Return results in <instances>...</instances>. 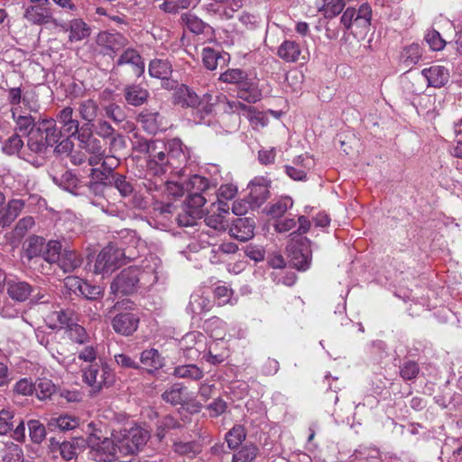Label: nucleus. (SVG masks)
<instances>
[{"instance_id": "obj_1", "label": "nucleus", "mask_w": 462, "mask_h": 462, "mask_svg": "<svg viewBox=\"0 0 462 462\" xmlns=\"http://www.w3.org/2000/svg\"><path fill=\"white\" fill-rule=\"evenodd\" d=\"M173 102L181 107L193 108L194 121L206 124L208 122L207 117L213 114L217 100L208 92L199 97L193 89L182 84L173 93Z\"/></svg>"}, {"instance_id": "obj_2", "label": "nucleus", "mask_w": 462, "mask_h": 462, "mask_svg": "<svg viewBox=\"0 0 462 462\" xmlns=\"http://www.w3.org/2000/svg\"><path fill=\"white\" fill-rule=\"evenodd\" d=\"M152 260L154 266L152 268L145 265L144 270L142 273L134 266H130L121 271V273L111 282V293L116 297L133 294L136 291L140 280L144 279V276L150 270L152 272L151 283L156 282L158 281L157 269L160 267V260L157 258H152Z\"/></svg>"}, {"instance_id": "obj_3", "label": "nucleus", "mask_w": 462, "mask_h": 462, "mask_svg": "<svg viewBox=\"0 0 462 462\" xmlns=\"http://www.w3.org/2000/svg\"><path fill=\"white\" fill-rule=\"evenodd\" d=\"M112 437L116 439L119 453L134 455L145 446L150 439V432L141 426L133 425L117 431L115 430Z\"/></svg>"}, {"instance_id": "obj_4", "label": "nucleus", "mask_w": 462, "mask_h": 462, "mask_svg": "<svg viewBox=\"0 0 462 462\" xmlns=\"http://www.w3.org/2000/svg\"><path fill=\"white\" fill-rule=\"evenodd\" d=\"M135 256L130 247L121 248L108 245L97 254L94 273L102 274L112 273L124 263L125 258L134 259Z\"/></svg>"}, {"instance_id": "obj_5", "label": "nucleus", "mask_w": 462, "mask_h": 462, "mask_svg": "<svg viewBox=\"0 0 462 462\" xmlns=\"http://www.w3.org/2000/svg\"><path fill=\"white\" fill-rule=\"evenodd\" d=\"M83 382L94 393H99L104 387H109L115 382V373L106 364H90L82 369Z\"/></svg>"}, {"instance_id": "obj_6", "label": "nucleus", "mask_w": 462, "mask_h": 462, "mask_svg": "<svg viewBox=\"0 0 462 462\" xmlns=\"http://www.w3.org/2000/svg\"><path fill=\"white\" fill-rule=\"evenodd\" d=\"M372 19V8L369 4L364 3L358 8L347 7L343 13L340 22L346 30L352 33H365Z\"/></svg>"}, {"instance_id": "obj_7", "label": "nucleus", "mask_w": 462, "mask_h": 462, "mask_svg": "<svg viewBox=\"0 0 462 462\" xmlns=\"http://www.w3.org/2000/svg\"><path fill=\"white\" fill-rule=\"evenodd\" d=\"M142 151L148 153V169L154 175L159 176L171 172V166L168 163L169 157L166 152L167 147L163 142L158 140L146 141L142 144Z\"/></svg>"}, {"instance_id": "obj_8", "label": "nucleus", "mask_w": 462, "mask_h": 462, "mask_svg": "<svg viewBox=\"0 0 462 462\" xmlns=\"http://www.w3.org/2000/svg\"><path fill=\"white\" fill-rule=\"evenodd\" d=\"M207 196L188 194L182 204L181 211L177 214L176 220L180 226H193L205 214Z\"/></svg>"}, {"instance_id": "obj_9", "label": "nucleus", "mask_w": 462, "mask_h": 462, "mask_svg": "<svg viewBox=\"0 0 462 462\" xmlns=\"http://www.w3.org/2000/svg\"><path fill=\"white\" fill-rule=\"evenodd\" d=\"M286 251L291 265L298 270H306L310 263V250L307 238L297 233H291Z\"/></svg>"}, {"instance_id": "obj_10", "label": "nucleus", "mask_w": 462, "mask_h": 462, "mask_svg": "<svg viewBox=\"0 0 462 462\" xmlns=\"http://www.w3.org/2000/svg\"><path fill=\"white\" fill-rule=\"evenodd\" d=\"M166 147L171 172L181 174L189 160L188 148L178 138L170 140Z\"/></svg>"}, {"instance_id": "obj_11", "label": "nucleus", "mask_w": 462, "mask_h": 462, "mask_svg": "<svg viewBox=\"0 0 462 462\" xmlns=\"http://www.w3.org/2000/svg\"><path fill=\"white\" fill-rule=\"evenodd\" d=\"M34 243H30L27 254L30 258L42 254L49 263H58L61 256V244L57 240H50L45 245L42 238H36Z\"/></svg>"}, {"instance_id": "obj_12", "label": "nucleus", "mask_w": 462, "mask_h": 462, "mask_svg": "<svg viewBox=\"0 0 462 462\" xmlns=\"http://www.w3.org/2000/svg\"><path fill=\"white\" fill-rule=\"evenodd\" d=\"M118 448L116 439L106 438L102 441L90 444L88 456L91 459L98 462H112L116 457Z\"/></svg>"}, {"instance_id": "obj_13", "label": "nucleus", "mask_w": 462, "mask_h": 462, "mask_svg": "<svg viewBox=\"0 0 462 462\" xmlns=\"http://www.w3.org/2000/svg\"><path fill=\"white\" fill-rule=\"evenodd\" d=\"M23 9V17L31 25L56 23V19L53 17L50 6L28 5Z\"/></svg>"}, {"instance_id": "obj_14", "label": "nucleus", "mask_w": 462, "mask_h": 462, "mask_svg": "<svg viewBox=\"0 0 462 462\" xmlns=\"http://www.w3.org/2000/svg\"><path fill=\"white\" fill-rule=\"evenodd\" d=\"M7 295L16 302H24L34 292V287L25 281L18 278L8 279L5 282Z\"/></svg>"}, {"instance_id": "obj_15", "label": "nucleus", "mask_w": 462, "mask_h": 462, "mask_svg": "<svg viewBox=\"0 0 462 462\" xmlns=\"http://www.w3.org/2000/svg\"><path fill=\"white\" fill-rule=\"evenodd\" d=\"M139 324V317L133 312H121L112 319L114 330L123 336H130L136 331Z\"/></svg>"}, {"instance_id": "obj_16", "label": "nucleus", "mask_w": 462, "mask_h": 462, "mask_svg": "<svg viewBox=\"0 0 462 462\" xmlns=\"http://www.w3.org/2000/svg\"><path fill=\"white\" fill-rule=\"evenodd\" d=\"M76 138L79 141V147L89 154H100V152L105 151L100 140L93 134L91 125H83Z\"/></svg>"}, {"instance_id": "obj_17", "label": "nucleus", "mask_w": 462, "mask_h": 462, "mask_svg": "<svg viewBox=\"0 0 462 462\" xmlns=\"http://www.w3.org/2000/svg\"><path fill=\"white\" fill-rule=\"evenodd\" d=\"M128 42V39L125 36L116 32H101L97 38L98 46L112 52L122 50Z\"/></svg>"}, {"instance_id": "obj_18", "label": "nucleus", "mask_w": 462, "mask_h": 462, "mask_svg": "<svg viewBox=\"0 0 462 462\" xmlns=\"http://www.w3.org/2000/svg\"><path fill=\"white\" fill-rule=\"evenodd\" d=\"M292 166H285L287 175L294 180H305L308 171L313 168L315 161L308 155H300L293 161Z\"/></svg>"}, {"instance_id": "obj_19", "label": "nucleus", "mask_w": 462, "mask_h": 462, "mask_svg": "<svg viewBox=\"0 0 462 462\" xmlns=\"http://www.w3.org/2000/svg\"><path fill=\"white\" fill-rule=\"evenodd\" d=\"M74 110L70 106L62 108L57 115V122L60 125L63 134L76 136L79 132V122L73 117Z\"/></svg>"}, {"instance_id": "obj_20", "label": "nucleus", "mask_w": 462, "mask_h": 462, "mask_svg": "<svg viewBox=\"0 0 462 462\" xmlns=\"http://www.w3.org/2000/svg\"><path fill=\"white\" fill-rule=\"evenodd\" d=\"M254 221L251 218H238L229 228L232 237L245 242L254 236Z\"/></svg>"}, {"instance_id": "obj_21", "label": "nucleus", "mask_w": 462, "mask_h": 462, "mask_svg": "<svg viewBox=\"0 0 462 462\" xmlns=\"http://www.w3.org/2000/svg\"><path fill=\"white\" fill-rule=\"evenodd\" d=\"M243 5L244 0H212L209 6L221 18L231 19Z\"/></svg>"}, {"instance_id": "obj_22", "label": "nucleus", "mask_w": 462, "mask_h": 462, "mask_svg": "<svg viewBox=\"0 0 462 462\" xmlns=\"http://www.w3.org/2000/svg\"><path fill=\"white\" fill-rule=\"evenodd\" d=\"M421 74L427 79L428 85L433 88H441L445 86L449 79L448 69L439 65L424 69Z\"/></svg>"}, {"instance_id": "obj_23", "label": "nucleus", "mask_w": 462, "mask_h": 462, "mask_svg": "<svg viewBox=\"0 0 462 462\" xmlns=\"http://www.w3.org/2000/svg\"><path fill=\"white\" fill-rule=\"evenodd\" d=\"M137 120L141 123L143 128L148 133H157L163 127V117L158 111H152L144 108L138 115Z\"/></svg>"}, {"instance_id": "obj_24", "label": "nucleus", "mask_w": 462, "mask_h": 462, "mask_svg": "<svg viewBox=\"0 0 462 462\" xmlns=\"http://www.w3.org/2000/svg\"><path fill=\"white\" fill-rule=\"evenodd\" d=\"M262 90L258 87V82L252 79H246L237 87V97L247 103H256L262 98Z\"/></svg>"}, {"instance_id": "obj_25", "label": "nucleus", "mask_w": 462, "mask_h": 462, "mask_svg": "<svg viewBox=\"0 0 462 462\" xmlns=\"http://www.w3.org/2000/svg\"><path fill=\"white\" fill-rule=\"evenodd\" d=\"M124 97L128 105L141 106L147 101L150 93L139 84H130L125 87Z\"/></svg>"}, {"instance_id": "obj_26", "label": "nucleus", "mask_w": 462, "mask_h": 462, "mask_svg": "<svg viewBox=\"0 0 462 462\" xmlns=\"http://www.w3.org/2000/svg\"><path fill=\"white\" fill-rule=\"evenodd\" d=\"M24 205V201L19 199H14L8 201L0 213V226L2 227L9 226L20 215Z\"/></svg>"}, {"instance_id": "obj_27", "label": "nucleus", "mask_w": 462, "mask_h": 462, "mask_svg": "<svg viewBox=\"0 0 462 462\" xmlns=\"http://www.w3.org/2000/svg\"><path fill=\"white\" fill-rule=\"evenodd\" d=\"M131 64L136 77H141L144 72V62L137 51L132 48L126 49L116 61V65Z\"/></svg>"}, {"instance_id": "obj_28", "label": "nucleus", "mask_w": 462, "mask_h": 462, "mask_svg": "<svg viewBox=\"0 0 462 462\" xmlns=\"http://www.w3.org/2000/svg\"><path fill=\"white\" fill-rule=\"evenodd\" d=\"M77 111L80 118L86 122L84 125L92 126L100 113V108L96 100L88 98L78 103Z\"/></svg>"}, {"instance_id": "obj_29", "label": "nucleus", "mask_w": 462, "mask_h": 462, "mask_svg": "<svg viewBox=\"0 0 462 462\" xmlns=\"http://www.w3.org/2000/svg\"><path fill=\"white\" fill-rule=\"evenodd\" d=\"M422 54V48L418 43H411L402 49L399 62L405 69H410L420 60Z\"/></svg>"}, {"instance_id": "obj_30", "label": "nucleus", "mask_w": 462, "mask_h": 462, "mask_svg": "<svg viewBox=\"0 0 462 462\" xmlns=\"http://www.w3.org/2000/svg\"><path fill=\"white\" fill-rule=\"evenodd\" d=\"M46 348L51 353V356L67 371L70 373H74L76 371V368L74 367L76 358L72 356H65L60 343L56 341L48 342Z\"/></svg>"}, {"instance_id": "obj_31", "label": "nucleus", "mask_w": 462, "mask_h": 462, "mask_svg": "<svg viewBox=\"0 0 462 462\" xmlns=\"http://www.w3.org/2000/svg\"><path fill=\"white\" fill-rule=\"evenodd\" d=\"M216 185L210 183L208 179L200 176L193 175L185 183V189L188 194H198L208 196V191L214 189Z\"/></svg>"}, {"instance_id": "obj_32", "label": "nucleus", "mask_w": 462, "mask_h": 462, "mask_svg": "<svg viewBox=\"0 0 462 462\" xmlns=\"http://www.w3.org/2000/svg\"><path fill=\"white\" fill-rule=\"evenodd\" d=\"M204 336L198 332H190L186 334L180 341L181 350L189 357L197 356L200 352L203 346Z\"/></svg>"}, {"instance_id": "obj_33", "label": "nucleus", "mask_w": 462, "mask_h": 462, "mask_svg": "<svg viewBox=\"0 0 462 462\" xmlns=\"http://www.w3.org/2000/svg\"><path fill=\"white\" fill-rule=\"evenodd\" d=\"M140 363L148 373H153L163 366V358L157 349H145L141 353Z\"/></svg>"}, {"instance_id": "obj_34", "label": "nucleus", "mask_w": 462, "mask_h": 462, "mask_svg": "<svg viewBox=\"0 0 462 462\" xmlns=\"http://www.w3.org/2000/svg\"><path fill=\"white\" fill-rule=\"evenodd\" d=\"M47 425L51 430L68 431L76 429L79 425V420L71 415L62 414L58 417H51Z\"/></svg>"}, {"instance_id": "obj_35", "label": "nucleus", "mask_w": 462, "mask_h": 462, "mask_svg": "<svg viewBox=\"0 0 462 462\" xmlns=\"http://www.w3.org/2000/svg\"><path fill=\"white\" fill-rule=\"evenodd\" d=\"M292 206L293 199L289 196H282L270 203L266 212L272 218L278 219L283 217Z\"/></svg>"}, {"instance_id": "obj_36", "label": "nucleus", "mask_w": 462, "mask_h": 462, "mask_svg": "<svg viewBox=\"0 0 462 462\" xmlns=\"http://www.w3.org/2000/svg\"><path fill=\"white\" fill-rule=\"evenodd\" d=\"M276 54L285 62H296L300 54V48L296 42L286 40L278 47Z\"/></svg>"}, {"instance_id": "obj_37", "label": "nucleus", "mask_w": 462, "mask_h": 462, "mask_svg": "<svg viewBox=\"0 0 462 462\" xmlns=\"http://www.w3.org/2000/svg\"><path fill=\"white\" fill-rule=\"evenodd\" d=\"M213 307V303L208 297L202 294L193 293L190 296L187 310L193 315H200L209 311Z\"/></svg>"}, {"instance_id": "obj_38", "label": "nucleus", "mask_w": 462, "mask_h": 462, "mask_svg": "<svg viewBox=\"0 0 462 462\" xmlns=\"http://www.w3.org/2000/svg\"><path fill=\"white\" fill-rule=\"evenodd\" d=\"M58 263L65 273H69L81 265L82 258L76 251L64 249Z\"/></svg>"}, {"instance_id": "obj_39", "label": "nucleus", "mask_w": 462, "mask_h": 462, "mask_svg": "<svg viewBox=\"0 0 462 462\" xmlns=\"http://www.w3.org/2000/svg\"><path fill=\"white\" fill-rule=\"evenodd\" d=\"M70 42H79L90 35L89 26L82 19H73L69 24Z\"/></svg>"}, {"instance_id": "obj_40", "label": "nucleus", "mask_w": 462, "mask_h": 462, "mask_svg": "<svg viewBox=\"0 0 462 462\" xmlns=\"http://www.w3.org/2000/svg\"><path fill=\"white\" fill-rule=\"evenodd\" d=\"M162 398L172 405L182 404L186 401V388L180 383H174L165 390Z\"/></svg>"}, {"instance_id": "obj_41", "label": "nucleus", "mask_w": 462, "mask_h": 462, "mask_svg": "<svg viewBox=\"0 0 462 462\" xmlns=\"http://www.w3.org/2000/svg\"><path fill=\"white\" fill-rule=\"evenodd\" d=\"M84 439H73L70 441H63L59 446L60 454L66 461H70L76 457L79 451L84 447Z\"/></svg>"}, {"instance_id": "obj_42", "label": "nucleus", "mask_w": 462, "mask_h": 462, "mask_svg": "<svg viewBox=\"0 0 462 462\" xmlns=\"http://www.w3.org/2000/svg\"><path fill=\"white\" fill-rule=\"evenodd\" d=\"M41 129L45 133L43 139L49 146L57 143L63 134L60 128H57L56 121L53 119L43 120Z\"/></svg>"}, {"instance_id": "obj_43", "label": "nucleus", "mask_w": 462, "mask_h": 462, "mask_svg": "<svg viewBox=\"0 0 462 462\" xmlns=\"http://www.w3.org/2000/svg\"><path fill=\"white\" fill-rule=\"evenodd\" d=\"M259 448L253 443L245 444L233 454L232 462H254Z\"/></svg>"}, {"instance_id": "obj_44", "label": "nucleus", "mask_w": 462, "mask_h": 462, "mask_svg": "<svg viewBox=\"0 0 462 462\" xmlns=\"http://www.w3.org/2000/svg\"><path fill=\"white\" fill-rule=\"evenodd\" d=\"M346 5L345 0H322L319 6V13L326 19H332L337 16Z\"/></svg>"}, {"instance_id": "obj_45", "label": "nucleus", "mask_w": 462, "mask_h": 462, "mask_svg": "<svg viewBox=\"0 0 462 462\" xmlns=\"http://www.w3.org/2000/svg\"><path fill=\"white\" fill-rule=\"evenodd\" d=\"M246 438V430L244 426L237 424L229 430L225 437L230 449L238 448Z\"/></svg>"}, {"instance_id": "obj_46", "label": "nucleus", "mask_w": 462, "mask_h": 462, "mask_svg": "<svg viewBox=\"0 0 462 462\" xmlns=\"http://www.w3.org/2000/svg\"><path fill=\"white\" fill-rule=\"evenodd\" d=\"M149 74L152 78L166 79L171 74V66L167 60H153L149 64Z\"/></svg>"}, {"instance_id": "obj_47", "label": "nucleus", "mask_w": 462, "mask_h": 462, "mask_svg": "<svg viewBox=\"0 0 462 462\" xmlns=\"http://www.w3.org/2000/svg\"><path fill=\"white\" fill-rule=\"evenodd\" d=\"M201 56L204 66L209 70L216 69L221 60L224 63L226 60L224 55L210 47L203 48Z\"/></svg>"}, {"instance_id": "obj_48", "label": "nucleus", "mask_w": 462, "mask_h": 462, "mask_svg": "<svg viewBox=\"0 0 462 462\" xmlns=\"http://www.w3.org/2000/svg\"><path fill=\"white\" fill-rule=\"evenodd\" d=\"M244 116L250 122L251 126L255 130L263 128L268 125L269 120L267 116L263 112L257 111L253 106H248L245 111Z\"/></svg>"}, {"instance_id": "obj_49", "label": "nucleus", "mask_w": 462, "mask_h": 462, "mask_svg": "<svg viewBox=\"0 0 462 462\" xmlns=\"http://www.w3.org/2000/svg\"><path fill=\"white\" fill-rule=\"evenodd\" d=\"M203 371L195 365H179L174 368L173 375L178 378L199 380L203 377Z\"/></svg>"}, {"instance_id": "obj_50", "label": "nucleus", "mask_w": 462, "mask_h": 462, "mask_svg": "<svg viewBox=\"0 0 462 462\" xmlns=\"http://www.w3.org/2000/svg\"><path fill=\"white\" fill-rule=\"evenodd\" d=\"M269 197V190L265 185L252 183L249 186V199L253 206L259 207Z\"/></svg>"}, {"instance_id": "obj_51", "label": "nucleus", "mask_w": 462, "mask_h": 462, "mask_svg": "<svg viewBox=\"0 0 462 462\" xmlns=\"http://www.w3.org/2000/svg\"><path fill=\"white\" fill-rule=\"evenodd\" d=\"M48 319L53 322V324L51 325L52 328H58V327H67L69 328L71 324H73V312L70 310H55L51 312Z\"/></svg>"}, {"instance_id": "obj_52", "label": "nucleus", "mask_w": 462, "mask_h": 462, "mask_svg": "<svg viewBox=\"0 0 462 462\" xmlns=\"http://www.w3.org/2000/svg\"><path fill=\"white\" fill-rule=\"evenodd\" d=\"M174 206L171 203L155 201L152 204V216L158 221L170 220L173 216Z\"/></svg>"}, {"instance_id": "obj_53", "label": "nucleus", "mask_w": 462, "mask_h": 462, "mask_svg": "<svg viewBox=\"0 0 462 462\" xmlns=\"http://www.w3.org/2000/svg\"><path fill=\"white\" fill-rule=\"evenodd\" d=\"M69 338L79 345L88 344L90 340V337L87 330L81 325L77 323L71 324L67 329Z\"/></svg>"}, {"instance_id": "obj_54", "label": "nucleus", "mask_w": 462, "mask_h": 462, "mask_svg": "<svg viewBox=\"0 0 462 462\" xmlns=\"http://www.w3.org/2000/svg\"><path fill=\"white\" fill-rule=\"evenodd\" d=\"M181 20L187 29L196 34L203 33L206 29L210 28L201 19L191 14H183Z\"/></svg>"}, {"instance_id": "obj_55", "label": "nucleus", "mask_w": 462, "mask_h": 462, "mask_svg": "<svg viewBox=\"0 0 462 462\" xmlns=\"http://www.w3.org/2000/svg\"><path fill=\"white\" fill-rule=\"evenodd\" d=\"M2 459L4 462H23V453L22 448L13 442L6 444L2 451Z\"/></svg>"}, {"instance_id": "obj_56", "label": "nucleus", "mask_w": 462, "mask_h": 462, "mask_svg": "<svg viewBox=\"0 0 462 462\" xmlns=\"http://www.w3.org/2000/svg\"><path fill=\"white\" fill-rule=\"evenodd\" d=\"M33 391L39 400H47L56 392L55 384L49 379H40Z\"/></svg>"}, {"instance_id": "obj_57", "label": "nucleus", "mask_w": 462, "mask_h": 462, "mask_svg": "<svg viewBox=\"0 0 462 462\" xmlns=\"http://www.w3.org/2000/svg\"><path fill=\"white\" fill-rule=\"evenodd\" d=\"M172 448L173 451L180 456L197 455L201 452V448L196 441H175Z\"/></svg>"}, {"instance_id": "obj_58", "label": "nucleus", "mask_w": 462, "mask_h": 462, "mask_svg": "<svg viewBox=\"0 0 462 462\" xmlns=\"http://www.w3.org/2000/svg\"><path fill=\"white\" fill-rule=\"evenodd\" d=\"M247 78V73L245 71L240 69H230L220 75L219 80L225 83L236 84L238 87Z\"/></svg>"}, {"instance_id": "obj_59", "label": "nucleus", "mask_w": 462, "mask_h": 462, "mask_svg": "<svg viewBox=\"0 0 462 462\" xmlns=\"http://www.w3.org/2000/svg\"><path fill=\"white\" fill-rule=\"evenodd\" d=\"M13 118L16 125V130L23 134H29L34 126V119L31 115L17 116L15 110H12Z\"/></svg>"}, {"instance_id": "obj_60", "label": "nucleus", "mask_w": 462, "mask_h": 462, "mask_svg": "<svg viewBox=\"0 0 462 462\" xmlns=\"http://www.w3.org/2000/svg\"><path fill=\"white\" fill-rule=\"evenodd\" d=\"M114 186L123 197L131 195L134 191L133 184L126 180V177L118 173L112 174Z\"/></svg>"}, {"instance_id": "obj_61", "label": "nucleus", "mask_w": 462, "mask_h": 462, "mask_svg": "<svg viewBox=\"0 0 462 462\" xmlns=\"http://www.w3.org/2000/svg\"><path fill=\"white\" fill-rule=\"evenodd\" d=\"M23 147V142L18 134L10 136L3 146V152L8 155L18 154Z\"/></svg>"}, {"instance_id": "obj_62", "label": "nucleus", "mask_w": 462, "mask_h": 462, "mask_svg": "<svg viewBox=\"0 0 462 462\" xmlns=\"http://www.w3.org/2000/svg\"><path fill=\"white\" fill-rule=\"evenodd\" d=\"M419 373L420 366L415 361H405L402 365L400 366V375L405 381L415 379Z\"/></svg>"}, {"instance_id": "obj_63", "label": "nucleus", "mask_w": 462, "mask_h": 462, "mask_svg": "<svg viewBox=\"0 0 462 462\" xmlns=\"http://www.w3.org/2000/svg\"><path fill=\"white\" fill-rule=\"evenodd\" d=\"M49 146L43 139L42 134H32L27 142V148L33 153H43Z\"/></svg>"}, {"instance_id": "obj_64", "label": "nucleus", "mask_w": 462, "mask_h": 462, "mask_svg": "<svg viewBox=\"0 0 462 462\" xmlns=\"http://www.w3.org/2000/svg\"><path fill=\"white\" fill-rule=\"evenodd\" d=\"M30 438L34 443H41L46 435L45 427L38 420H32L28 422Z\"/></svg>"}]
</instances>
